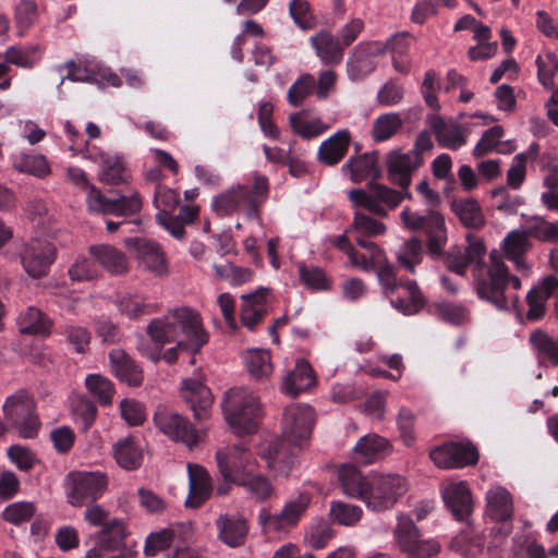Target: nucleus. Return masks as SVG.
Instances as JSON below:
<instances>
[{"mask_svg":"<svg viewBox=\"0 0 558 558\" xmlns=\"http://www.w3.org/2000/svg\"><path fill=\"white\" fill-rule=\"evenodd\" d=\"M446 506L458 521H466L473 509L471 490L463 481L449 482L441 488Z\"/></svg>","mask_w":558,"mask_h":558,"instance_id":"obj_26","label":"nucleus"},{"mask_svg":"<svg viewBox=\"0 0 558 558\" xmlns=\"http://www.w3.org/2000/svg\"><path fill=\"white\" fill-rule=\"evenodd\" d=\"M243 360L250 375L257 380L268 378L272 373L271 356L268 350H248L244 353Z\"/></svg>","mask_w":558,"mask_h":558,"instance_id":"obj_42","label":"nucleus"},{"mask_svg":"<svg viewBox=\"0 0 558 558\" xmlns=\"http://www.w3.org/2000/svg\"><path fill=\"white\" fill-rule=\"evenodd\" d=\"M68 500L74 507L95 502L109 486L108 475L100 471H75L66 476Z\"/></svg>","mask_w":558,"mask_h":558,"instance_id":"obj_12","label":"nucleus"},{"mask_svg":"<svg viewBox=\"0 0 558 558\" xmlns=\"http://www.w3.org/2000/svg\"><path fill=\"white\" fill-rule=\"evenodd\" d=\"M268 289L259 288L241 296V322L247 329L253 330L268 312Z\"/></svg>","mask_w":558,"mask_h":558,"instance_id":"obj_30","label":"nucleus"},{"mask_svg":"<svg viewBox=\"0 0 558 558\" xmlns=\"http://www.w3.org/2000/svg\"><path fill=\"white\" fill-rule=\"evenodd\" d=\"M38 16L37 5L31 0H21L15 7L14 17L20 37L24 36L25 33L34 25Z\"/></svg>","mask_w":558,"mask_h":558,"instance_id":"obj_56","label":"nucleus"},{"mask_svg":"<svg viewBox=\"0 0 558 558\" xmlns=\"http://www.w3.org/2000/svg\"><path fill=\"white\" fill-rule=\"evenodd\" d=\"M310 505L307 495H300L287 501L278 513H271L263 507L257 514V522L264 534L287 533L293 529L305 513Z\"/></svg>","mask_w":558,"mask_h":558,"instance_id":"obj_13","label":"nucleus"},{"mask_svg":"<svg viewBox=\"0 0 558 558\" xmlns=\"http://www.w3.org/2000/svg\"><path fill=\"white\" fill-rule=\"evenodd\" d=\"M310 44L317 58L325 65H338L343 59V46L338 37L323 29L310 38Z\"/></svg>","mask_w":558,"mask_h":558,"instance_id":"obj_31","label":"nucleus"},{"mask_svg":"<svg viewBox=\"0 0 558 558\" xmlns=\"http://www.w3.org/2000/svg\"><path fill=\"white\" fill-rule=\"evenodd\" d=\"M89 254L97 264L112 275H122L129 269L126 256L109 244L93 245L89 247Z\"/></svg>","mask_w":558,"mask_h":558,"instance_id":"obj_36","label":"nucleus"},{"mask_svg":"<svg viewBox=\"0 0 558 558\" xmlns=\"http://www.w3.org/2000/svg\"><path fill=\"white\" fill-rule=\"evenodd\" d=\"M238 485L244 487L258 500L268 499L274 494V487L269 480L257 471L252 472L251 475L246 477H243Z\"/></svg>","mask_w":558,"mask_h":558,"instance_id":"obj_54","label":"nucleus"},{"mask_svg":"<svg viewBox=\"0 0 558 558\" xmlns=\"http://www.w3.org/2000/svg\"><path fill=\"white\" fill-rule=\"evenodd\" d=\"M315 78L312 74H303L288 89V102L293 106H300L313 92Z\"/></svg>","mask_w":558,"mask_h":558,"instance_id":"obj_60","label":"nucleus"},{"mask_svg":"<svg viewBox=\"0 0 558 558\" xmlns=\"http://www.w3.org/2000/svg\"><path fill=\"white\" fill-rule=\"evenodd\" d=\"M393 539L398 549L409 558H429L436 556L440 549L435 539H423L412 518L404 513L397 515Z\"/></svg>","mask_w":558,"mask_h":558,"instance_id":"obj_10","label":"nucleus"},{"mask_svg":"<svg viewBox=\"0 0 558 558\" xmlns=\"http://www.w3.org/2000/svg\"><path fill=\"white\" fill-rule=\"evenodd\" d=\"M386 163L391 181L402 187V192L383 184H372L369 191L356 189L349 192V198L355 207H363L379 217H387L388 210L395 209L403 198H412L408 191L411 173L423 163V159L417 157L416 151L392 150Z\"/></svg>","mask_w":558,"mask_h":558,"instance_id":"obj_3","label":"nucleus"},{"mask_svg":"<svg viewBox=\"0 0 558 558\" xmlns=\"http://www.w3.org/2000/svg\"><path fill=\"white\" fill-rule=\"evenodd\" d=\"M215 458L219 473L227 483L239 484L258 469L257 459L243 444L219 448Z\"/></svg>","mask_w":558,"mask_h":558,"instance_id":"obj_11","label":"nucleus"},{"mask_svg":"<svg viewBox=\"0 0 558 558\" xmlns=\"http://www.w3.org/2000/svg\"><path fill=\"white\" fill-rule=\"evenodd\" d=\"M377 279L381 288L386 293H392L398 286H402L408 293V298H396L390 300V304L398 312L403 315H415L425 305V298L422 294L417 282L415 280H409L404 283H400L397 279L396 268L388 260V258L375 268Z\"/></svg>","mask_w":558,"mask_h":558,"instance_id":"obj_7","label":"nucleus"},{"mask_svg":"<svg viewBox=\"0 0 558 558\" xmlns=\"http://www.w3.org/2000/svg\"><path fill=\"white\" fill-rule=\"evenodd\" d=\"M350 144V132L339 130L324 141L318 148V159L327 166L337 165L347 154Z\"/></svg>","mask_w":558,"mask_h":558,"instance_id":"obj_37","label":"nucleus"},{"mask_svg":"<svg viewBox=\"0 0 558 558\" xmlns=\"http://www.w3.org/2000/svg\"><path fill=\"white\" fill-rule=\"evenodd\" d=\"M126 246L134 253L138 267L156 277H165L169 267L165 252L159 243L144 238H130Z\"/></svg>","mask_w":558,"mask_h":558,"instance_id":"obj_18","label":"nucleus"},{"mask_svg":"<svg viewBox=\"0 0 558 558\" xmlns=\"http://www.w3.org/2000/svg\"><path fill=\"white\" fill-rule=\"evenodd\" d=\"M315 423V412L307 404H291L286 408L282 420V440L280 445H269L268 451H262V458L268 468L279 473H288L295 463L294 449L308 444Z\"/></svg>","mask_w":558,"mask_h":558,"instance_id":"obj_5","label":"nucleus"},{"mask_svg":"<svg viewBox=\"0 0 558 558\" xmlns=\"http://www.w3.org/2000/svg\"><path fill=\"white\" fill-rule=\"evenodd\" d=\"M36 507L29 501H16L7 506L2 517L9 523L21 525L28 522L35 514Z\"/></svg>","mask_w":558,"mask_h":558,"instance_id":"obj_59","label":"nucleus"},{"mask_svg":"<svg viewBox=\"0 0 558 558\" xmlns=\"http://www.w3.org/2000/svg\"><path fill=\"white\" fill-rule=\"evenodd\" d=\"M452 209L468 228L478 229L485 223L481 206L474 198L454 201Z\"/></svg>","mask_w":558,"mask_h":558,"instance_id":"obj_43","label":"nucleus"},{"mask_svg":"<svg viewBox=\"0 0 558 558\" xmlns=\"http://www.w3.org/2000/svg\"><path fill=\"white\" fill-rule=\"evenodd\" d=\"M111 371L121 381L137 387L143 383V372L131 356L121 349H113L109 353Z\"/></svg>","mask_w":558,"mask_h":558,"instance_id":"obj_34","label":"nucleus"},{"mask_svg":"<svg viewBox=\"0 0 558 558\" xmlns=\"http://www.w3.org/2000/svg\"><path fill=\"white\" fill-rule=\"evenodd\" d=\"M84 513V520L93 526H102L100 532L101 546L108 550L120 549L125 538V526L122 520L107 521L108 512L95 502H90Z\"/></svg>","mask_w":558,"mask_h":558,"instance_id":"obj_20","label":"nucleus"},{"mask_svg":"<svg viewBox=\"0 0 558 558\" xmlns=\"http://www.w3.org/2000/svg\"><path fill=\"white\" fill-rule=\"evenodd\" d=\"M429 458L440 469H454L476 463L478 453L470 442H447L430 450Z\"/></svg>","mask_w":558,"mask_h":558,"instance_id":"obj_21","label":"nucleus"},{"mask_svg":"<svg viewBox=\"0 0 558 558\" xmlns=\"http://www.w3.org/2000/svg\"><path fill=\"white\" fill-rule=\"evenodd\" d=\"M211 207L220 216H228L243 209L248 219L258 217V205L248 185H232L213 198Z\"/></svg>","mask_w":558,"mask_h":558,"instance_id":"obj_19","label":"nucleus"},{"mask_svg":"<svg viewBox=\"0 0 558 558\" xmlns=\"http://www.w3.org/2000/svg\"><path fill=\"white\" fill-rule=\"evenodd\" d=\"M299 275L302 283L313 291H325L329 289V280L325 271L317 266H299Z\"/></svg>","mask_w":558,"mask_h":558,"instance_id":"obj_58","label":"nucleus"},{"mask_svg":"<svg viewBox=\"0 0 558 558\" xmlns=\"http://www.w3.org/2000/svg\"><path fill=\"white\" fill-rule=\"evenodd\" d=\"M189 496L185 500L186 507L198 508L211 495L213 484L209 473L199 464H187Z\"/></svg>","mask_w":558,"mask_h":558,"instance_id":"obj_28","label":"nucleus"},{"mask_svg":"<svg viewBox=\"0 0 558 558\" xmlns=\"http://www.w3.org/2000/svg\"><path fill=\"white\" fill-rule=\"evenodd\" d=\"M98 274L97 262L93 257H78L69 268V276L73 281L93 280Z\"/></svg>","mask_w":558,"mask_h":558,"instance_id":"obj_62","label":"nucleus"},{"mask_svg":"<svg viewBox=\"0 0 558 558\" xmlns=\"http://www.w3.org/2000/svg\"><path fill=\"white\" fill-rule=\"evenodd\" d=\"M221 407L227 423L235 434H252L257 429L263 411L258 397L251 389H229Z\"/></svg>","mask_w":558,"mask_h":558,"instance_id":"obj_6","label":"nucleus"},{"mask_svg":"<svg viewBox=\"0 0 558 558\" xmlns=\"http://www.w3.org/2000/svg\"><path fill=\"white\" fill-rule=\"evenodd\" d=\"M537 77L547 89L555 87L554 77L558 76V57L551 51H544L536 57Z\"/></svg>","mask_w":558,"mask_h":558,"instance_id":"obj_51","label":"nucleus"},{"mask_svg":"<svg viewBox=\"0 0 558 558\" xmlns=\"http://www.w3.org/2000/svg\"><path fill=\"white\" fill-rule=\"evenodd\" d=\"M24 270L32 278L46 276L57 257L54 245L46 240L34 238L26 242L20 253Z\"/></svg>","mask_w":558,"mask_h":558,"instance_id":"obj_16","label":"nucleus"},{"mask_svg":"<svg viewBox=\"0 0 558 558\" xmlns=\"http://www.w3.org/2000/svg\"><path fill=\"white\" fill-rule=\"evenodd\" d=\"M85 386L100 404L109 405L112 403L114 387L107 377L100 374H89L85 378Z\"/></svg>","mask_w":558,"mask_h":558,"instance_id":"obj_52","label":"nucleus"},{"mask_svg":"<svg viewBox=\"0 0 558 558\" xmlns=\"http://www.w3.org/2000/svg\"><path fill=\"white\" fill-rule=\"evenodd\" d=\"M343 174H350V180L354 183L371 180L367 184H375L374 181L380 177V168L378 167L377 151L365 153L359 156H351L341 168Z\"/></svg>","mask_w":558,"mask_h":558,"instance_id":"obj_25","label":"nucleus"},{"mask_svg":"<svg viewBox=\"0 0 558 558\" xmlns=\"http://www.w3.org/2000/svg\"><path fill=\"white\" fill-rule=\"evenodd\" d=\"M154 423L163 435L183 442L189 449L194 448L201 439L198 432L186 417L167 409L156 411Z\"/></svg>","mask_w":558,"mask_h":558,"instance_id":"obj_17","label":"nucleus"},{"mask_svg":"<svg viewBox=\"0 0 558 558\" xmlns=\"http://www.w3.org/2000/svg\"><path fill=\"white\" fill-rule=\"evenodd\" d=\"M423 231L428 235V251L432 255L439 256L447 242L445 219L435 210L426 213V222Z\"/></svg>","mask_w":558,"mask_h":558,"instance_id":"obj_40","label":"nucleus"},{"mask_svg":"<svg viewBox=\"0 0 558 558\" xmlns=\"http://www.w3.org/2000/svg\"><path fill=\"white\" fill-rule=\"evenodd\" d=\"M113 452L117 463L125 470H134L141 465L142 451L131 438L120 439L114 445Z\"/></svg>","mask_w":558,"mask_h":558,"instance_id":"obj_48","label":"nucleus"},{"mask_svg":"<svg viewBox=\"0 0 558 558\" xmlns=\"http://www.w3.org/2000/svg\"><path fill=\"white\" fill-rule=\"evenodd\" d=\"M315 384V375L308 362L299 360L294 368L283 378L281 390L290 397H296Z\"/></svg>","mask_w":558,"mask_h":558,"instance_id":"obj_35","label":"nucleus"},{"mask_svg":"<svg viewBox=\"0 0 558 558\" xmlns=\"http://www.w3.org/2000/svg\"><path fill=\"white\" fill-rule=\"evenodd\" d=\"M181 396L190 405L196 420L205 421L208 418L213 405V396L209 388L204 385L201 374L182 380Z\"/></svg>","mask_w":558,"mask_h":558,"instance_id":"obj_22","label":"nucleus"},{"mask_svg":"<svg viewBox=\"0 0 558 558\" xmlns=\"http://www.w3.org/2000/svg\"><path fill=\"white\" fill-rule=\"evenodd\" d=\"M77 150L83 158L99 165L98 178L104 184L120 185L130 182L131 172L120 155L99 150L87 143L84 149L77 148Z\"/></svg>","mask_w":558,"mask_h":558,"instance_id":"obj_15","label":"nucleus"},{"mask_svg":"<svg viewBox=\"0 0 558 558\" xmlns=\"http://www.w3.org/2000/svg\"><path fill=\"white\" fill-rule=\"evenodd\" d=\"M97 414L96 405L86 398H78L73 402V415L83 430H87L95 421Z\"/></svg>","mask_w":558,"mask_h":558,"instance_id":"obj_64","label":"nucleus"},{"mask_svg":"<svg viewBox=\"0 0 558 558\" xmlns=\"http://www.w3.org/2000/svg\"><path fill=\"white\" fill-rule=\"evenodd\" d=\"M529 343L538 365H558V338L543 329H535L529 336Z\"/></svg>","mask_w":558,"mask_h":558,"instance_id":"obj_33","label":"nucleus"},{"mask_svg":"<svg viewBox=\"0 0 558 558\" xmlns=\"http://www.w3.org/2000/svg\"><path fill=\"white\" fill-rule=\"evenodd\" d=\"M7 422L14 427L23 438L36 437L40 422L35 413L34 400L29 393L21 389L9 396L2 407Z\"/></svg>","mask_w":558,"mask_h":558,"instance_id":"obj_8","label":"nucleus"},{"mask_svg":"<svg viewBox=\"0 0 558 558\" xmlns=\"http://www.w3.org/2000/svg\"><path fill=\"white\" fill-rule=\"evenodd\" d=\"M390 441L375 433L361 437L353 448L354 460L361 464H371L384 459L391 452Z\"/></svg>","mask_w":558,"mask_h":558,"instance_id":"obj_29","label":"nucleus"},{"mask_svg":"<svg viewBox=\"0 0 558 558\" xmlns=\"http://www.w3.org/2000/svg\"><path fill=\"white\" fill-rule=\"evenodd\" d=\"M86 205L90 213L113 216H133L141 211L143 201L136 191L108 197L97 186L86 193Z\"/></svg>","mask_w":558,"mask_h":558,"instance_id":"obj_14","label":"nucleus"},{"mask_svg":"<svg viewBox=\"0 0 558 558\" xmlns=\"http://www.w3.org/2000/svg\"><path fill=\"white\" fill-rule=\"evenodd\" d=\"M53 71L62 75L58 85L59 93H61V85L65 80L72 82H90L114 87L121 85L120 77L94 58L66 61L64 64L56 66Z\"/></svg>","mask_w":558,"mask_h":558,"instance_id":"obj_9","label":"nucleus"},{"mask_svg":"<svg viewBox=\"0 0 558 558\" xmlns=\"http://www.w3.org/2000/svg\"><path fill=\"white\" fill-rule=\"evenodd\" d=\"M16 323L20 332L27 335L47 336L52 327L51 319L35 306L21 312Z\"/></svg>","mask_w":558,"mask_h":558,"instance_id":"obj_39","label":"nucleus"},{"mask_svg":"<svg viewBox=\"0 0 558 558\" xmlns=\"http://www.w3.org/2000/svg\"><path fill=\"white\" fill-rule=\"evenodd\" d=\"M387 230V227L385 223L376 220L375 218L361 213L356 211L354 214L353 222L347 230V233L352 234L353 239L355 236L361 238H374L383 235Z\"/></svg>","mask_w":558,"mask_h":558,"instance_id":"obj_46","label":"nucleus"},{"mask_svg":"<svg viewBox=\"0 0 558 558\" xmlns=\"http://www.w3.org/2000/svg\"><path fill=\"white\" fill-rule=\"evenodd\" d=\"M14 167L20 172L44 178L50 172L46 158L39 154L23 155L15 161Z\"/></svg>","mask_w":558,"mask_h":558,"instance_id":"obj_57","label":"nucleus"},{"mask_svg":"<svg viewBox=\"0 0 558 558\" xmlns=\"http://www.w3.org/2000/svg\"><path fill=\"white\" fill-rule=\"evenodd\" d=\"M147 333L156 348L142 341L138 350L154 362L163 359L173 363L178 360L179 351L187 350L195 354L208 342L199 313L185 306L170 310L162 317L153 319L147 326Z\"/></svg>","mask_w":558,"mask_h":558,"instance_id":"obj_1","label":"nucleus"},{"mask_svg":"<svg viewBox=\"0 0 558 558\" xmlns=\"http://www.w3.org/2000/svg\"><path fill=\"white\" fill-rule=\"evenodd\" d=\"M356 244L364 250L360 253L355 248L349 250V259L352 266L363 271H374L379 265L387 259L386 253L375 242L367 239L355 236Z\"/></svg>","mask_w":558,"mask_h":558,"instance_id":"obj_32","label":"nucleus"},{"mask_svg":"<svg viewBox=\"0 0 558 558\" xmlns=\"http://www.w3.org/2000/svg\"><path fill=\"white\" fill-rule=\"evenodd\" d=\"M217 537L231 548L241 547L250 531L246 519L239 513L220 514L215 521Z\"/></svg>","mask_w":558,"mask_h":558,"instance_id":"obj_24","label":"nucleus"},{"mask_svg":"<svg viewBox=\"0 0 558 558\" xmlns=\"http://www.w3.org/2000/svg\"><path fill=\"white\" fill-rule=\"evenodd\" d=\"M435 311L440 319L452 325H462L469 319V311L460 304L448 302L437 303Z\"/></svg>","mask_w":558,"mask_h":558,"instance_id":"obj_63","label":"nucleus"},{"mask_svg":"<svg viewBox=\"0 0 558 558\" xmlns=\"http://www.w3.org/2000/svg\"><path fill=\"white\" fill-rule=\"evenodd\" d=\"M427 124L435 134L440 147L457 150L466 143L469 129L453 120H445L440 116L432 114Z\"/></svg>","mask_w":558,"mask_h":558,"instance_id":"obj_23","label":"nucleus"},{"mask_svg":"<svg viewBox=\"0 0 558 558\" xmlns=\"http://www.w3.org/2000/svg\"><path fill=\"white\" fill-rule=\"evenodd\" d=\"M345 66L349 80L359 82L371 74L375 70L376 64L367 52L357 46L354 52L348 58Z\"/></svg>","mask_w":558,"mask_h":558,"instance_id":"obj_44","label":"nucleus"},{"mask_svg":"<svg viewBox=\"0 0 558 558\" xmlns=\"http://www.w3.org/2000/svg\"><path fill=\"white\" fill-rule=\"evenodd\" d=\"M530 246V238L525 230H513L502 241L504 252L507 258L514 263L517 269L526 267L523 256Z\"/></svg>","mask_w":558,"mask_h":558,"instance_id":"obj_41","label":"nucleus"},{"mask_svg":"<svg viewBox=\"0 0 558 558\" xmlns=\"http://www.w3.org/2000/svg\"><path fill=\"white\" fill-rule=\"evenodd\" d=\"M403 120L399 112L378 116L373 123L372 137L375 142L390 140L402 128Z\"/></svg>","mask_w":558,"mask_h":558,"instance_id":"obj_47","label":"nucleus"},{"mask_svg":"<svg viewBox=\"0 0 558 558\" xmlns=\"http://www.w3.org/2000/svg\"><path fill=\"white\" fill-rule=\"evenodd\" d=\"M333 537V530L326 521L312 524L305 534L306 544L314 549L324 548Z\"/></svg>","mask_w":558,"mask_h":558,"instance_id":"obj_61","label":"nucleus"},{"mask_svg":"<svg viewBox=\"0 0 558 558\" xmlns=\"http://www.w3.org/2000/svg\"><path fill=\"white\" fill-rule=\"evenodd\" d=\"M330 517L340 525L352 526L356 524L362 517V509L359 506L343 501H333L330 505Z\"/></svg>","mask_w":558,"mask_h":558,"instance_id":"obj_55","label":"nucleus"},{"mask_svg":"<svg viewBox=\"0 0 558 558\" xmlns=\"http://www.w3.org/2000/svg\"><path fill=\"white\" fill-rule=\"evenodd\" d=\"M424 255L425 252L422 241L417 238H411L398 250L397 260L403 269L414 274L415 267L422 263Z\"/></svg>","mask_w":558,"mask_h":558,"instance_id":"obj_45","label":"nucleus"},{"mask_svg":"<svg viewBox=\"0 0 558 558\" xmlns=\"http://www.w3.org/2000/svg\"><path fill=\"white\" fill-rule=\"evenodd\" d=\"M468 241L469 245L462 253V257L475 267L474 281L477 296L490 303L498 311L518 310L519 296L508 289L510 286L513 290L520 289L521 280L509 275L500 253L496 250L490 252V266L484 270V244L478 239L471 240L470 236H468Z\"/></svg>","mask_w":558,"mask_h":558,"instance_id":"obj_2","label":"nucleus"},{"mask_svg":"<svg viewBox=\"0 0 558 558\" xmlns=\"http://www.w3.org/2000/svg\"><path fill=\"white\" fill-rule=\"evenodd\" d=\"M116 305L120 313L129 318H137L140 316L157 312L156 304L145 302V300L140 295H122L117 299Z\"/></svg>","mask_w":558,"mask_h":558,"instance_id":"obj_50","label":"nucleus"},{"mask_svg":"<svg viewBox=\"0 0 558 558\" xmlns=\"http://www.w3.org/2000/svg\"><path fill=\"white\" fill-rule=\"evenodd\" d=\"M524 230L529 238L545 242H558V222H549L542 217H533Z\"/></svg>","mask_w":558,"mask_h":558,"instance_id":"obj_53","label":"nucleus"},{"mask_svg":"<svg viewBox=\"0 0 558 558\" xmlns=\"http://www.w3.org/2000/svg\"><path fill=\"white\" fill-rule=\"evenodd\" d=\"M339 481L345 495L362 500L372 511L392 508L408 489L407 481L399 474L363 475L352 465L340 469Z\"/></svg>","mask_w":558,"mask_h":558,"instance_id":"obj_4","label":"nucleus"},{"mask_svg":"<svg viewBox=\"0 0 558 558\" xmlns=\"http://www.w3.org/2000/svg\"><path fill=\"white\" fill-rule=\"evenodd\" d=\"M486 511L495 521H506L513 513L510 493L501 486H495L486 493Z\"/></svg>","mask_w":558,"mask_h":558,"instance_id":"obj_38","label":"nucleus"},{"mask_svg":"<svg viewBox=\"0 0 558 558\" xmlns=\"http://www.w3.org/2000/svg\"><path fill=\"white\" fill-rule=\"evenodd\" d=\"M290 124L293 132L305 140L316 137L327 129L320 119L310 118L305 112L291 114Z\"/></svg>","mask_w":558,"mask_h":558,"instance_id":"obj_49","label":"nucleus"},{"mask_svg":"<svg viewBox=\"0 0 558 558\" xmlns=\"http://www.w3.org/2000/svg\"><path fill=\"white\" fill-rule=\"evenodd\" d=\"M551 296L557 298L555 307L558 312V277L555 276L546 277L527 292L526 302L529 310L526 318L533 322L539 320L545 314V303Z\"/></svg>","mask_w":558,"mask_h":558,"instance_id":"obj_27","label":"nucleus"}]
</instances>
